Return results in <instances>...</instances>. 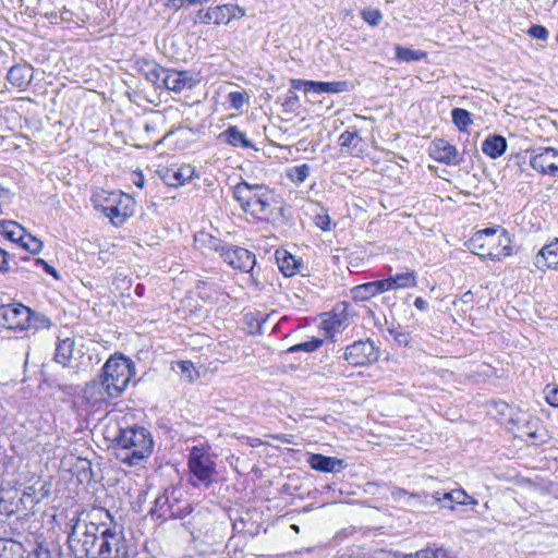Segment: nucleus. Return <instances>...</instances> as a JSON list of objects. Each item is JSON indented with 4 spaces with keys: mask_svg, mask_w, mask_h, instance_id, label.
I'll list each match as a JSON object with an SVG mask.
<instances>
[{
    "mask_svg": "<svg viewBox=\"0 0 558 558\" xmlns=\"http://www.w3.org/2000/svg\"><path fill=\"white\" fill-rule=\"evenodd\" d=\"M469 247L481 257L500 260L511 254V240L505 229L487 228L470 239Z\"/></svg>",
    "mask_w": 558,
    "mask_h": 558,
    "instance_id": "nucleus-3",
    "label": "nucleus"
},
{
    "mask_svg": "<svg viewBox=\"0 0 558 558\" xmlns=\"http://www.w3.org/2000/svg\"><path fill=\"white\" fill-rule=\"evenodd\" d=\"M322 344H323V340L322 339L313 338V339H311L308 341L301 342V343H298L295 345H292L291 348L288 349V352L289 353H294V352H299V351L314 352Z\"/></svg>",
    "mask_w": 558,
    "mask_h": 558,
    "instance_id": "nucleus-36",
    "label": "nucleus"
},
{
    "mask_svg": "<svg viewBox=\"0 0 558 558\" xmlns=\"http://www.w3.org/2000/svg\"><path fill=\"white\" fill-rule=\"evenodd\" d=\"M223 135L227 142L232 146H241L243 148L253 147L252 143L246 138L245 134L241 132L236 126H230Z\"/></svg>",
    "mask_w": 558,
    "mask_h": 558,
    "instance_id": "nucleus-30",
    "label": "nucleus"
},
{
    "mask_svg": "<svg viewBox=\"0 0 558 558\" xmlns=\"http://www.w3.org/2000/svg\"><path fill=\"white\" fill-rule=\"evenodd\" d=\"M310 174V167L307 165H300L291 168L288 171V177L295 183H302Z\"/></svg>",
    "mask_w": 558,
    "mask_h": 558,
    "instance_id": "nucleus-38",
    "label": "nucleus"
},
{
    "mask_svg": "<svg viewBox=\"0 0 558 558\" xmlns=\"http://www.w3.org/2000/svg\"><path fill=\"white\" fill-rule=\"evenodd\" d=\"M534 265L543 271L558 267V239L539 250L535 256Z\"/></svg>",
    "mask_w": 558,
    "mask_h": 558,
    "instance_id": "nucleus-19",
    "label": "nucleus"
},
{
    "mask_svg": "<svg viewBox=\"0 0 558 558\" xmlns=\"http://www.w3.org/2000/svg\"><path fill=\"white\" fill-rule=\"evenodd\" d=\"M530 166L541 174L558 178V149L554 147L533 149L530 156Z\"/></svg>",
    "mask_w": 558,
    "mask_h": 558,
    "instance_id": "nucleus-12",
    "label": "nucleus"
},
{
    "mask_svg": "<svg viewBox=\"0 0 558 558\" xmlns=\"http://www.w3.org/2000/svg\"><path fill=\"white\" fill-rule=\"evenodd\" d=\"M276 259L280 271L286 277H291L299 271L301 264L296 260V258L289 254L287 251H277Z\"/></svg>",
    "mask_w": 558,
    "mask_h": 558,
    "instance_id": "nucleus-25",
    "label": "nucleus"
},
{
    "mask_svg": "<svg viewBox=\"0 0 558 558\" xmlns=\"http://www.w3.org/2000/svg\"><path fill=\"white\" fill-rule=\"evenodd\" d=\"M54 360L65 367L77 366L74 341L70 338L61 340L56 349Z\"/></svg>",
    "mask_w": 558,
    "mask_h": 558,
    "instance_id": "nucleus-20",
    "label": "nucleus"
},
{
    "mask_svg": "<svg viewBox=\"0 0 558 558\" xmlns=\"http://www.w3.org/2000/svg\"><path fill=\"white\" fill-rule=\"evenodd\" d=\"M472 298H473L472 293L470 291H468L454 304H458V303L470 304L472 302Z\"/></svg>",
    "mask_w": 558,
    "mask_h": 558,
    "instance_id": "nucleus-53",
    "label": "nucleus"
},
{
    "mask_svg": "<svg viewBox=\"0 0 558 558\" xmlns=\"http://www.w3.org/2000/svg\"><path fill=\"white\" fill-rule=\"evenodd\" d=\"M68 544L76 558H95L99 526L93 522L82 521L80 515L72 517L68 524Z\"/></svg>",
    "mask_w": 558,
    "mask_h": 558,
    "instance_id": "nucleus-4",
    "label": "nucleus"
},
{
    "mask_svg": "<svg viewBox=\"0 0 558 558\" xmlns=\"http://www.w3.org/2000/svg\"><path fill=\"white\" fill-rule=\"evenodd\" d=\"M376 294L384 293L386 291L393 290L390 278L373 281Z\"/></svg>",
    "mask_w": 558,
    "mask_h": 558,
    "instance_id": "nucleus-42",
    "label": "nucleus"
},
{
    "mask_svg": "<svg viewBox=\"0 0 558 558\" xmlns=\"http://www.w3.org/2000/svg\"><path fill=\"white\" fill-rule=\"evenodd\" d=\"M433 498L438 502H456L459 505H468L473 504L476 505L477 501L469 496L464 490L457 489L449 493L440 494L439 492H436L433 494ZM444 507H449L450 509H453V506H447L446 504L442 505Z\"/></svg>",
    "mask_w": 558,
    "mask_h": 558,
    "instance_id": "nucleus-22",
    "label": "nucleus"
},
{
    "mask_svg": "<svg viewBox=\"0 0 558 558\" xmlns=\"http://www.w3.org/2000/svg\"><path fill=\"white\" fill-rule=\"evenodd\" d=\"M414 305L420 311H426L427 310V302L422 298H416L414 301Z\"/></svg>",
    "mask_w": 558,
    "mask_h": 558,
    "instance_id": "nucleus-52",
    "label": "nucleus"
},
{
    "mask_svg": "<svg viewBox=\"0 0 558 558\" xmlns=\"http://www.w3.org/2000/svg\"><path fill=\"white\" fill-rule=\"evenodd\" d=\"M351 293L355 301H366L377 295L373 281L354 287Z\"/></svg>",
    "mask_w": 558,
    "mask_h": 558,
    "instance_id": "nucleus-32",
    "label": "nucleus"
},
{
    "mask_svg": "<svg viewBox=\"0 0 558 558\" xmlns=\"http://www.w3.org/2000/svg\"><path fill=\"white\" fill-rule=\"evenodd\" d=\"M389 278H390L391 286H392L393 290L412 288V287H416V284H417L416 274L413 270L402 272V274H397Z\"/></svg>",
    "mask_w": 558,
    "mask_h": 558,
    "instance_id": "nucleus-29",
    "label": "nucleus"
},
{
    "mask_svg": "<svg viewBox=\"0 0 558 558\" xmlns=\"http://www.w3.org/2000/svg\"><path fill=\"white\" fill-rule=\"evenodd\" d=\"M95 558H129L125 539L116 531L105 529L100 532Z\"/></svg>",
    "mask_w": 558,
    "mask_h": 558,
    "instance_id": "nucleus-10",
    "label": "nucleus"
},
{
    "mask_svg": "<svg viewBox=\"0 0 558 558\" xmlns=\"http://www.w3.org/2000/svg\"><path fill=\"white\" fill-rule=\"evenodd\" d=\"M408 558H438L436 553L433 550H422L415 555H410Z\"/></svg>",
    "mask_w": 558,
    "mask_h": 558,
    "instance_id": "nucleus-51",
    "label": "nucleus"
},
{
    "mask_svg": "<svg viewBox=\"0 0 558 558\" xmlns=\"http://www.w3.org/2000/svg\"><path fill=\"white\" fill-rule=\"evenodd\" d=\"M135 375L134 363L124 355H112L102 367L101 376L121 395Z\"/></svg>",
    "mask_w": 558,
    "mask_h": 558,
    "instance_id": "nucleus-8",
    "label": "nucleus"
},
{
    "mask_svg": "<svg viewBox=\"0 0 558 558\" xmlns=\"http://www.w3.org/2000/svg\"><path fill=\"white\" fill-rule=\"evenodd\" d=\"M133 182H134V184L136 186L143 187L144 186V178H143V175L141 173H136Z\"/></svg>",
    "mask_w": 558,
    "mask_h": 558,
    "instance_id": "nucleus-54",
    "label": "nucleus"
},
{
    "mask_svg": "<svg viewBox=\"0 0 558 558\" xmlns=\"http://www.w3.org/2000/svg\"><path fill=\"white\" fill-rule=\"evenodd\" d=\"M195 173L191 165L167 168L161 172V179L169 186H180L186 183Z\"/></svg>",
    "mask_w": 558,
    "mask_h": 558,
    "instance_id": "nucleus-16",
    "label": "nucleus"
},
{
    "mask_svg": "<svg viewBox=\"0 0 558 558\" xmlns=\"http://www.w3.org/2000/svg\"><path fill=\"white\" fill-rule=\"evenodd\" d=\"M33 262L35 265H41L44 270L47 274L52 275L54 278H58V274H57L56 269L52 266H50L49 264H47L44 259L35 258V259H33Z\"/></svg>",
    "mask_w": 558,
    "mask_h": 558,
    "instance_id": "nucleus-48",
    "label": "nucleus"
},
{
    "mask_svg": "<svg viewBox=\"0 0 558 558\" xmlns=\"http://www.w3.org/2000/svg\"><path fill=\"white\" fill-rule=\"evenodd\" d=\"M426 56L425 52L420 50H413L411 48L396 46V57L402 61L411 62L418 61Z\"/></svg>",
    "mask_w": 558,
    "mask_h": 558,
    "instance_id": "nucleus-34",
    "label": "nucleus"
},
{
    "mask_svg": "<svg viewBox=\"0 0 558 558\" xmlns=\"http://www.w3.org/2000/svg\"><path fill=\"white\" fill-rule=\"evenodd\" d=\"M430 156L438 161L447 165H458L460 162L456 146L445 140L435 141L430 147Z\"/></svg>",
    "mask_w": 558,
    "mask_h": 558,
    "instance_id": "nucleus-18",
    "label": "nucleus"
},
{
    "mask_svg": "<svg viewBox=\"0 0 558 558\" xmlns=\"http://www.w3.org/2000/svg\"><path fill=\"white\" fill-rule=\"evenodd\" d=\"M507 149V141L501 135H490L482 144V150L485 155L496 159L504 155Z\"/></svg>",
    "mask_w": 558,
    "mask_h": 558,
    "instance_id": "nucleus-24",
    "label": "nucleus"
},
{
    "mask_svg": "<svg viewBox=\"0 0 558 558\" xmlns=\"http://www.w3.org/2000/svg\"><path fill=\"white\" fill-rule=\"evenodd\" d=\"M359 138L360 137L357 136L356 133L345 131L340 135L339 143L342 147H348L353 143L354 140H359Z\"/></svg>",
    "mask_w": 558,
    "mask_h": 558,
    "instance_id": "nucleus-44",
    "label": "nucleus"
},
{
    "mask_svg": "<svg viewBox=\"0 0 558 558\" xmlns=\"http://www.w3.org/2000/svg\"><path fill=\"white\" fill-rule=\"evenodd\" d=\"M24 260L31 262L32 259L28 257L23 258Z\"/></svg>",
    "mask_w": 558,
    "mask_h": 558,
    "instance_id": "nucleus-57",
    "label": "nucleus"
},
{
    "mask_svg": "<svg viewBox=\"0 0 558 558\" xmlns=\"http://www.w3.org/2000/svg\"><path fill=\"white\" fill-rule=\"evenodd\" d=\"M95 206L106 215L114 226H121L133 216L135 201L124 193H106L96 195Z\"/></svg>",
    "mask_w": 558,
    "mask_h": 558,
    "instance_id": "nucleus-7",
    "label": "nucleus"
},
{
    "mask_svg": "<svg viewBox=\"0 0 558 558\" xmlns=\"http://www.w3.org/2000/svg\"><path fill=\"white\" fill-rule=\"evenodd\" d=\"M305 90L306 92H314L317 94H337L342 93L348 89V83L347 82H315V81H307L305 83Z\"/></svg>",
    "mask_w": 558,
    "mask_h": 558,
    "instance_id": "nucleus-23",
    "label": "nucleus"
},
{
    "mask_svg": "<svg viewBox=\"0 0 558 558\" xmlns=\"http://www.w3.org/2000/svg\"><path fill=\"white\" fill-rule=\"evenodd\" d=\"M361 16L371 26H377L383 19V15L379 10L371 8L364 9L361 12Z\"/></svg>",
    "mask_w": 558,
    "mask_h": 558,
    "instance_id": "nucleus-39",
    "label": "nucleus"
},
{
    "mask_svg": "<svg viewBox=\"0 0 558 558\" xmlns=\"http://www.w3.org/2000/svg\"><path fill=\"white\" fill-rule=\"evenodd\" d=\"M452 122L460 130H465L470 124H472V114L462 108H456L451 112Z\"/></svg>",
    "mask_w": 558,
    "mask_h": 558,
    "instance_id": "nucleus-33",
    "label": "nucleus"
},
{
    "mask_svg": "<svg viewBox=\"0 0 558 558\" xmlns=\"http://www.w3.org/2000/svg\"><path fill=\"white\" fill-rule=\"evenodd\" d=\"M314 221L315 225L323 231H330L332 228L331 219L324 208L320 209V213L315 215Z\"/></svg>",
    "mask_w": 558,
    "mask_h": 558,
    "instance_id": "nucleus-40",
    "label": "nucleus"
},
{
    "mask_svg": "<svg viewBox=\"0 0 558 558\" xmlns=\"http://www.w3.org/2000/svg\"><path fill=\"white\" fill-rule=\"evenodd\" d=\"M307 463L313 470L325 473H337L345 468L344 460L318 453L311 454L307 459Z\"/></svg>",
    "mask_w": 558,
    "mask_h": 558,
    "instance_id": "nucleus-17",
    "label": "nucleus"
},
{
    "mask_svg": "<svg viewBox=\"0 0 558 558\" xmlns=\"http://www.w3.org/2000/svg\"><path fill=\"white\" fill-rule=\"evenodd\" d=\"M182 374H184L190 381L193 380L194 365L190 361H181L178 363Z\"/></svg>",
    "mask_w": 558,
    "mask_h": 558,
    "instance_id": "nucleus-45",
    "label": "nucleus"
},
{
    "mask_svg": "<svg viewBox=\"0 0 558 558\" xmlns=\"http://www.w3.org/2000/svg\"><path fill=\"white\" fill-rule=\"evenodd\" d=\"M232 195L245 213L260 219L270 217L279 203L269 187L245 181L233 187Z\"/></svg>",
    "mask_w": 558,
    "mask_h": 558,
    "instance_id": "nucleus-1",
    "label": "nucleus"
},
{
    "mask_svg": "<svg viewBox=\"0 0 558 558\" xmlns=\"http://www.w3.org/2000/svg\"><path fill=\"white\" fill-rule=\"evenodd\" d=\"M36 558H60V551L40 546L36 551Z\"/></svg>",
    "mask_w": 558,
    "mask_h": 558,
    "instance_id": "nucleus-43",
    "label": "nucleus"
},
{
    "mask_svg": "<svg viewBox=\"0 0 558 558\" xmlns=\"http://www.w3.org/2000/svg\"><path fill=\"white\" fill-rule=\"evenodd\" d=\"M196 242L207 244L210 251L218 253L223 262L233 269L250 272L254 268L255 255L244 247L229 246L221 240L205 233H201L199 236L196 238Z\"/></svg>",
    "mask_w": 558,
    "mask_h": 558,
    "instance_id": "nucleus-5",
    "label": "nucleus"
},
{
    "mask_svg": "<svg viewBox=\"0 0 558 558\" xmlns=\"http://www.w3.org/2000/svg\"><path fill=\"white\" fill-rule=\"evenodd\" d=\"M546 401L551 407H558V387H547Z\"/></svg>",
    "mask_w": 558,
    "mask_h": 558,
    "instance_id": "nucleus-46",
    "label": "nucleus"
},
{
    "mask_svg": "<svg viewBox=\"0 0 558 558\" xmlns=\"http://www.w3.org/2000/svg\"><path fill=\"white\" fill-rule=\"evenodd\" d=\"M324 325H325V329H327V330L338 329L341 326V320L336 317H332L328 320H325Z\"/></svg>",
    "mask_w": 558,
    "mask_h": 558,
    "instance_id": "nucleus-50",
    "label": "nucleus"
},
{
    "mask_svg": "<svg viewBox=\"0 0 558 558\" xmlns=\"http://www.w3.org/2000/svg\"><path fill=\"white\" fill-rule=\"evenodd\" d=\"M190 511L189 506L185 508V511H174L172 506H168V498L165 496L158 497L155 501L154 512H157L158 517H183L190 513Z\"/></svg>",
    "mask_w": 558,
    "mask_h": 558,
    "instance_id": "nucleus-28",
    "label": "nucleus"
},
{
    "mask_svg": "<svg viewBox=\"0 0 558 558\" xmlns=\"http://www.w3.org/2000/svg\"><path fill=\"white\" fill-rule=\"evenodd\" d=\"M117 458L129 465H137L153 452V438L144 427L120 429L116 436Z\"/></svg>",
    "mask_w": 558,
    "mask_h": 558,
    "instance_id": "nucleus-2",
    "label": "nucleus"
},
{
    "mask_svg": "<svg viewBox=\"0 0 558 558\" xmlns=\"http://www.w3.org/2000/svg\"><path fill=\"white\" fill-rule=\"evenodd\" d=\"M37 317L29 307L22 304H4L0 306V326L11 330L23 331L37 327Z\"/></svg>",
    "mask_w": 558,
    "mask_h": 558,
    "instance_id": "nucleus-9",
    "label": "nucleus"
},
{
    "mask_svg": "<svg viewBox=\"0 0 558 558\" xmlns=\"http://www.w3.org/2000/svg\"><path fill=\"white\" fill-rule=\"evenodd\" d=\"M20 245L27 252L32 254L38 253L43 247V242L31 235L29 233L25 232V235H23V240L21 241Z\"/></svg>",
    "mask_w": 558,
    "mask_h": 558,
    "instance_id": "nucleus-37",
    "label": "nucleus"
},
{
    "mask_svg": "<svg viewBox=\"0 0 558 558\" xmlns=\"http://www.w3.org/2000/svg\"><path fill=\"white\" fill-rule=\"evenodd\" d=\"M307 81H301V80H292L291 81V86L294 88V89H299L302 85H305Z\"/></svg>",
    "mask_w": 558,
    "mask_h": 558,
    "instance_id": "nucleus-55",
    "label": "nucleus"
},
{
    "mask_svg": "<svg viewBox=\"0 0 558 558\" xmlns=\"http://www.w3.org/2000/svg\"><path fill=\"white\" fill-rule=\"evenodd\" d=\"M390 333L393 336L395 340L398 343L404 344V345L408 344V340H409L408 333H404V332H401V331H397V330H393V329L390 330Z\"/></svg>",
    "mask_w": 558,
    "mask_h": 558,
    "instance_id": "nucleus-49",
    "label": "nucleus"
},
{
    "mask_svg": "<svg viewBox=\"0 0 558 558\" xmlns=\"http://www.w3.org/2000/svg\"><path fill=\"white\" fill-rule=\"evenodd\" d=\"M3 234L15 243H21L23 235H25V229L16 223L15 221H8L2 227Z\"/></svg>",
    "mask_w": 558,
    "mask_h": 558,
    "instance_id": "nucleus-31",
    "label": "nucleus"
},
{
    "mask_svg": "<svg viewBox=\"0 0 558 558\" xmlns=\"http://www.w3.org/2000/svg\"><path fill=\"white\" fill-rule=\"evenodd\" d=\"M343 357L353 366H365L377 362L379 349L369 339L359 340L345 348Z\"/></svg>",
    "mask_w": 558,
    "mask_h": 558,
    "instance_id": "nucleus-11",
    "label": "nucleus"
},
{
    "mask_svg": "<svg viewBox=\"0 0 558 558\" xmlns=\"http://www.w3.org/2000/svg\"><path fill=\"white\" fill-rule=\"evenodd\" d=\"M527 34L536 39L539 40H547L548 38V31L542 26V25H533L529 28Z\"/></svg>",
    "mask_w": 558,
    "mask_h": 558,
    "instance_id": "nucleus-41",
    "label": "nucleus"
},
{
    "mask_svg": "<svg viewBox=\"0 0 558 558\" xmlns=\"http://www.w3.org/2000/svg\"><path fill=\"white\" fill-rule=\"evenodd\" d=\"M231 109L240 110L250 101V95L245 90L230 92L227 96Z\"/></svg>",
    "mask_w": 558,
    "mask_h": 558,
    "instance_id": "nucleus-35",
    "label": "nucleus"
},
{
    "mask_svg": "<svg viewBox=\"0 0 558 558\" xmlns=\"http://www.w3.org/2000/svg\"><path fill=\"white\" fill-rule=\"evenodd\" d=\"M203 11L198 12L199 19L204 23H214L217 25L228 24L232 20H239L245 15V10L236 4H223L209 8L204 15Z\"/></svg>",
    "mask_w": 558,
    "mask_h": 558,
    "instance_id": "nucleus-14",
    "label": "nucleus"
},
{
    "mask_svg": "<svg viewBox=\"0 0 558 558\" xmlns=\"http://www.w3.org/2000/svg\"><path fill=\"white\" fill-rule=\"evenodd\" d=\"M119 396L118 389L111 386L108 379L104 378L101 375L99 378L87 384L84 389V397L92 405L107 403Z\"/></svg>",
    "mask_w": 558,
    "mask_h": 558,
    "instance_id": "nucleus-13",
    "label": "nucleus"
},
{
    "mask_svg": "<svg viewBox=\"0 0 558 558\" xmlns=\"http://www.w3.org/2000/svg\"><path fill=\"white\" fill-rule=\"evenodd\" d=\"M135 292L137 295H143V292H144V288L142 286H137L136 289H135Z\"/></svg>",
    "mask_w": 558,
    "mask_h": 558,
    "instance_id": "nucleus-56",
    "label": "nucleus"
},
{
    "mask_svg": "<svg viewBox=\"0 0 558 558\" xmlns=\"http://www.w3.org/2000/svg\"><path fill=\"white\" fill-rule=\"evenodd\" d=\"M190 483L194 487L208 488L217 478L216 462L209 452L201 446H194L189 454Z\"/></svg>",
    "mask_w": 558,
    "mask_h": 558,
    "instance_id": "nucleus-6",
    "label": "nucleus"
},
{
    "mask_svg": "<svg viewBox=\"0 0 558 558\" xmlns=\"http://www.w3.org/2000/svg\"><path fill=\"white\" fill-rule=\"evenodd\" d=\"M195 84L196 81L189 74V72L168 69L165 71L162 87L169 90L178 93L184 88H192Z\"/></svg>",
    "mask_w": 558,
    "mask_h": 558,
    "instance_id": "nucleus-15",
    "label": "nucleus"
},
{
    "mask_svg": "<svg viewBox=\"0 0 558 558\" xmlns=\"http://www.w3.org/2000/svg\"><path fill=\"white\" fill-rule=\"evenodd\" d=\"M0 558H25L23 545L12 539L0 538Z\"/></svg>",
    "mask_w": 558,
    "mask_h": 558,
    "instance_id": "nucleus-27",
    "label": "nucleus"
},
{
    "mask_svg": "<svg viewBox=\"0 0 558 558\" xmlns=\"http://www.w3.org/2000/svg\"><path fill=\"white\" fill-rule=\"evenodd\" d=\"M9 270V254L0 248V272H7Z\"/></svg>",
    "mask_w": 558,
    "mask_h": 558,
    "instance_id": "nucleus-47",
    "label": "nucleus"
},
{
    "mask_svg": "<svg viewBox=\"0 0 558 558\" xmlns=\"http://www.w3.org/2000/svg\"><path fill=\"white\" fill-rule=\"evenodd\" d=\"M7 80L15 87H25L33 80V68L26 64L13 65L8 72Z\"/></svg>",
    "mask_w": 558,
    "mask_h": 558,
    "instance_id": "nucleus-21",
    "label": "nucleus"
},
{
    "mask_svg": "<svg viewBox=\"0 0 558 558\" xmlns=\"http://www.w3.org/2000/svg\"><path fill=\"white\" fill-rule=\"evenodd\" d=\"M145 77L157 87H162V81L165 78L166 69L157 64L156 62L146 61L141 68Z\"/></svg>",
    "mask_w": 558,
    "mask_h": 558,
    "instance_id": "nucleus-26",
    "label": "nucleus"
}]
</instances>
